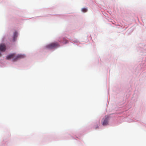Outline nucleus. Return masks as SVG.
<instances>
[{"label": "nucleus", "instance_id": "0eeeda50", "mask_svg": "<svg viewBox=\"0 0 146 146\" xmlns=\"http://www.w3.org/2000/svg\"><path fill=\"white\" fill-rule=\"evenodd\" d=\"M98 124H96V125H95L94 126V128L95 129H98Z\"/></svg>", "mask_w": 146, "mask_h": 146}, {"label": "nucleus", "instance_id": "f03ea898", "mask_svg": "<svg viewBox=\"0 0 146 146\" xmlns=\"http://www.w3.org/2000/svg\"><path fill=\"white\" fill-rule=\"evenodd\" d=\"M59 46V44L57 42L50 43L46 46V47L48 49H52L56 48Z\"/></svg>", "mask_w": 146, "mask_h": 146}, {"label": "nucleus", "instance_id": "6e6552de", "mask_svg": "<svg viewBox=\"0 0 146 146\" xmlns=\"http://www.w3.org/2000/svg\"><path fill=\"white\" fill-rule=\"evenodd\" d=\"M1 56V54L0 53V56Z\"/></svg>", "mask_w": 146, "mask_h": 146}, {"label": "nucleus", "instance_id": "423d86ee", "mask_svg": "<svg viewBox=\"0 0 146 146\" xmlns=\"http://www.w3.org/2000/svg\"><path fill=\"white\" fill-rule=\"evenodd\" d=\"M81 11L82 12L85 13L87 12L88 9L86 8H83L82 9Z\"/></svg>", "mask_w": 146, "mask_h": 146}, {"label": "nucleus", "instance_id": "7ed1b4c3", "mask_svg": "<svg viewBox=\"0 0 146 146\" xmlns=\"http://www.w3.org/2000/svg\"><path fill=\"white\" fill-rule=\"evenodd\" d=\"M109 118V117L108 115L105 116V118L102 122V125H103L104 126L108 124Z\"/></svg>", "mask_w": 146, "mask_h": 146}, {"label": "nucleus", "instance_id": "39448f33", "mask_svg": "<svg viewBox=\"0 0 146 146\" xmlns=\"http://www.w3.org/2000/svg\"><path fill=\"white\" fill-rule=\"evenodd\" d=\"M17 35L18 33L16 32H15L14 33L13 38V41H15L16 40V38L17 37Z\"/></svg>", "mask_w": 146, "mask_h": 146}, {"label": "nucleus", "instance_id": "f257e3e1", "mask_svg": "<svg viewBox=\"0 0 146 146\" xmlns=\"http://www.w3.org/2000/svg\"><path fill=\"white\" fill-rule=\"evenodd\" d=\"M23 56L21 55H18L17 56H15V54H12L8 56L6 58L7 59L9 60L11 59H13L14 61H16L19 58H22Z\"/></svg>", "mask_w": 146, "mask_h": 146}, {"label": "nucleus", "instance_id": "20e7f679", "mask_svg": "<svg viewBox=\"0 0 146 146\" xmlns=\"http://www.w3.org/2000/svg\"><path fill=\"white\" fill-rule=\"evenodd\" d=\"M6 49V46L4 44H0V51H4Z\"/></svg>", "mask_w": 146, "mask_h": 146}]
</instances>
